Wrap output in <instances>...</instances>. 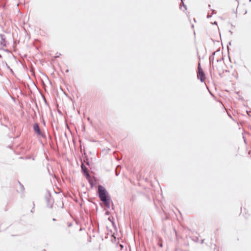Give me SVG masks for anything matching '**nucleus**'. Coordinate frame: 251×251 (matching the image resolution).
I'll list each match as a JSON object with an SVG mask.
<instances>
[{
	"label": "nucleus",
	"mask_w": 251,
	"mask_h": 251,
	"mask_svg": "<svg viewBox=\"0 0 251 251\" xmlns=\"http://www.w3.org/2000/svg\"><path fill=\"white\" fill-rule=\"evenodd\" d=\"M98 193L100 200L103 202L107 208H110L111 201L107 196L105 189L101 185L98 186Z\"/></svg>",
	"instance_id": "1"
},
{
	"label": "nucleus",
	"mask_w": 251,
	"mask_h": 251,
	"mask_svg": "<svg viewBox=\"0 0 251 251\" xmlns=\"http://www.w3.org/2000/svg\"><path fill=\"white\" fill-rule=\"evenodd\" d=\"M81 169L82 172H83L84 175L85 176L86 178L87 179H90L91 176L87 171V169L86 167L83 164H82L81 165Z\"/></svg>",
	"instance_id": "2"
},
{
	"label": "nucleus",
	"mask_w": 251,
	"mask_h": 251,
	"mask_svg": "<svg viewBox=\"0 0 251 251\" xmlns=\"http://www.w3.org/2000/svg\"><path fill=\"white\" fill-rule=\"evenodd\" d=\"M199 74L198 75V78L200 79L201 82L203 81L204 73L200 67V64L199 65Z\"/></svg>",
	"instance_id": "3"
},
{
	"label": "nucleus",
	"mask_w": 251,
	"mask_h": 251,
	"mask_svg": "<svg viewBox=\"0 0 251 251\" xmlns=\"http://www.w3.org/2000/svg\"><path fill=\"white\" fill-rule=\"evenodd\" d=\"M33 129L35 132L38 135L42 136L40 127L38 124H35L33 125Z\"/></svg>",
	"instance_id": "4"
},
{
	"label": "nucleus",
	"mask_w": 251,
	"mask_h": 251,
	"mask_svg": "<svg viewBox=\"0 0 251 251\" xmlns=\"http://www.w3.org/2000/svg\"><path fill=\"white\" fill-rule=\"evenodd\" d=\"M0 37L1 38L0 44L3 47H5L6 46V41L4 36L2 34H0Z\"/></svg>",
	"instance_id": "5"
},
{
	"label": "nucleus",
	"mask_w": 251,
	"mask_h": 251,
	"mask_svg": "<svg viewBox=\"0 0 251 251\" xmlns=\"http://www.w3.org/2000/svg\"><path fill=\"white\" fill-rule=\"evenodd\" d=\"M211 16H212V15H209V14H208L207 16V17L208 18H209L211 17Z\"/></svg>",
	"instance_id": "6"
},
{
	"label": "nucleus",
	"mask_w": 251,
	"mask_h": 251,
	"mask_svg": "<svg viewBox=\"0 0 251 251\" xmlns=\"http://www.w3.org/2000/svg\"><path fill=\"white\" fill-rule=\"evenodd\" d=\"M212 24L217 25V23L216 22H215L214 23H212Z\"/></svg>",
	"instance_id": "7"
},
{
	"label": "nucleus",
	"mask_w": 251,
	"mask_h": 251,
	"mask_svg": "<svg viewBox=\"0 0 251 251\" xmlns=\"http://www.w3.org/2000/svg\"><path fill=\"white\" fill-rule=\"evenodd\" d=\"M183 6L184 7L185 9H186V6H185V5L184 4V3H183Z\"/></svg>",
	"instance_id": "8"
},
{
	"label": "nucleus",
	"mask_w": 251,
	"mask_h": 251,
	"mask_svg": "<svg viewBox=\"0 0 251 251\" xmlns=\"http://www.w3.org/2000/svg\"><path fill=\"white\" fill-rule=\"evenodd\" d=\"M50 201H51V200H49L48 201L50 202Z\"/></svg>",
	"instance_id": "9"
},
{
	"label": "nucleus",
	"mask_w": 251,
	"mask_h": 251,
	"mask_svg": "<svg viewBox=\"0 0 251 251\" xmlns=\"http://www.w3.org/2000/svg\"><path fill=\"white\" fill-rule=\"evenodd\" d=\"M160 247H162V244H160Z\"/></svg>",
	"instance_id": "10"
},
{
	"label": "nucleus",
	"mask_w": 251,
	"mask_h": 251,
	"mask_svg": "<svg viewBox=\"0 0 251 251\" xmlns=\"http://www.w3.org/2000/svg\"><path fill=\"white\" fill-rule=\"evenodd\" d=\"M108 220H109L110 221H111V220H110V218H108Z\"/></svg>",
	"instance_id": "11"
},
{
	"label": "nucleus",
	"mask_w": 251,
	"mask_h": 251,
	"mask_svg": "<svg viewBox=\"0 0 251 251\" xmlns=\"http://www.w3.org/2000/svg\"><path fill=\"white\" fill-rule=\"evenodd\" d=\"M212 12H213V13H212V14H213V13H214V11L213 10H212Z\"/></svg>",
	"instance_id": "12"
},
{
	"label": "nucleus",
	"mask_w": 251,
	"mask_h": 251,
	"mask_svg": "<svg viewBox=\"0 0 251 251\" xmlns=\"http://www.w3.org/2000/svg\"><path fill=\"white\" fill-rule=\"evenodd\" d=\"M121 247L122 248H123V245H121Z\"/></svg>",
	"instance_id": "13"
},
{
	"label": "nucleus",
	"mask_w": 251,
	"mask_h": 251,
	"mask_svg": "<svg viewBox=\"0 0 251 251\" xmlns=\"http://www.w3.org/2000/svg\"><path fill=\"white\" fill-rule=\"evenodd\" d=\"M249 1H251V0H249Z\"/></svg>",
	"instance_id": "14"
},
{
	"label": "nucleus",
	"mask_w": 251,
	"mask_h": 251,
	"mask_svg": "<svg viewBox=\"0 0 251 251\" xmlns=\"http://www.w3.org/2000/svg\"><path fill=\"white\" fill-rule=\"evenodd\" d=\"M181 1H182V0H181Z\"/></svg>",
	"instance_id": "15"
}]
</instances>
